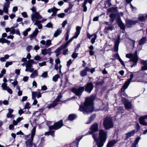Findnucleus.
Listing matches in <instances>:
<instances>
[{"label": "nucleus", "instance_id": "obj_1", "mask_svg": "<svg viewBox=\"0 0 147 147\" xmlns=\"http://www.w3.org/2000/svg\"><path fill=\"white\" fill-rule=\"evenodd\" d=\"M94 100L93 97L91 96L86 99V101L83 105H81L79 110L82 111L84 114L91 113L94 109L93 106V102Z\"/></svg>", "mask_w": 147, "mask_h": 147}, {"label": "nucleus", "instance_id": "obj_2", "mask_svg": "<svg viewBox=\"0 0 147 147\" xmlns=\"http://www.w3.org/2000/svg\"><path fill=\"white\" fill-rule=\"evenodd\" d=\"M99 136L98 139L97 140L96 144L98 147H102L106 141L107 139V134L103 130L99 131Z\"/></svg>", "mask_w": 147, "mask_h": 147}, {"label": "nucleus", "instance_id": "obj_3", "mask_svg": "<svg viewBox=\"0 0 147 147\" xmlns=\"http://www.w3.org/2000/svg\"><path fill=\"white\" fill-rule=\"evenodd\" d=\"M63 125V121L61 120L60 121L55 123L53 125L49 127V131L46 132L45 135L46 136L49 135L50 134L53 137L54 136V131L52 130H57L61 128Z\"/></svg>", "mask_w": 147, "mask_h": 147}, {"label": "nucleus", "instance_id": "obj_4", "mask_svg": "<svg viewBox=\"0 0 147 147\" xmlns=\"http://www.w3.org/2000/svg\"><path fill=\"white\" fill-rule=\"evenodd\" d=\"M138 74V73L136 72L134 73V75L133 74H131L130 75V78L129 79L127 80V81H126L124 85H123L122 88H121V90L122 91H124L126 89H127L129 85V84L131 82H134L135 81H136L138 82H143V80L142 79L138 80L137 79H136V81L135 80H132V79L133 78L134 75V76H135L136 75H137Z\"/></svg>", "mask_w": 147, "mask_h": 147}, {"label": "nucleus", "instance_id": "obj_5", "mask_svg": "<svg viewBox=\"0 0 147 147\" xmlns=\"http://www.w3.org/2000/svg\"><path fill=\"white\" fill-rule=\"evenodd\" d=\"M126 57L130 59L129 61V62L132 61L133 62V65L131 66V67H132L136 65L138 60L136 51L134 54L129 53L126 54Z\"/></svg>", "mask_w": 147, "mask_h": 147}, {"label": "nucleus", "instance_id": "obj_6", "mask_svg": "<svg viewBox=\"0 0 147 147\" xmlns=\"http://www.w3.org/2000/svg\"><path fill=\"white\" fill-rule=\"evenodd\" d=\"M103 124L105 128L109 129L113 127L112 118L110 117H107L104 120Z\"/></svg>", "mask_w": 147, "mask_h": 147}, {"label": "nucleus", "instance_id": "obj_7", "mask_svg": "<svg viewBox=\"0 0 147 147\" xmlns=\"http://www.w3.org/2000/svg\"><path fill=\"white\" fill-rule=\"evenodd\" d=\"M84 89V87H80L78 88H73L72 89V91L77 96H80Z\"/></svg>", "mask_w": 147, "mask_h": 147}, {"label": "nucleus", "instance_id": "obj_8", "mask_svg": "<svg viewBox=\"0 0 147 147\" xmlns=\"http://www.w3.org/2000/svg\"><path fill=\"white\" fill-rule=\"evenodd\" d=\"M31 18L33 22H36L37 21H40L39 20L42 18V17L41 16L39 12H35L34 14L31 15Z\"/></svg>", "mask_w": 147, "mask_h": 147}, {"label": "nucleus", "instance_id": "obj_9", "mask_svg": "<svg viewBox=\"0 0 147 147\" xmlns=\"http://www.w3.org/2000/svg\"><path fill=\"white\" fill-rule=\"evenodd\" d=\"M122 101L126 109H130L132 108L131 103L128 100L124 98L122 99Z\"/></svg>", "mask_w": 147, "mask_h": 147}, {"label": "nucleus", "instance_id": "obj_10", "mask_svg": "<svg viewBox=\"0 0 147 147\" xmlns=\"http://www.w3.org/2000/svg\"><path fill=\"white\" fill-rule=\"evenodd\" d=\"M81 28L79 26H77L76 28V32L75 33V35L73 36L71 39H70L68 41L66 42L69 44L71 42L73 39L74 38H76L78 37L80 33V31Z\"/></svg>", "mask_w": 147, "mask_h": 147}, {"label": "nucleus", "instance_id": "obj_11", "mask_svg": "<svg viewBox=\"0 0 147 147\" xmlns=\"http://www.w3.org/2000/svg\"><path fill=\"white\" fill-rule=\"evenodd\" d=\"M94 88L93 84L91 82L88 83L86 86L85 90L89 93H90Z\"/></svg>", "mask_w": 147, "mask_h": 147}, {"label": "nucleus", "instance_id": "obj_12", "mask_svg": "<svg viewBox=\"0 0 147 147\" xmlns=\"http://www.w3.org/2000/svg\"><path fill=\"white\" fill-rule=\"evenodd\" d=\"M6 3H5L3 6V11L6 13H8V8L9 7L10 3L9 0H5Z\"/></svg>", "mask_w": 147, "mask_h": 147}, {"label": "nucleus", "instance_id": "obj_13", "mask_svg": "<svg viewBox=\"0 0 147 147\" xmlns=\"http://www.w3.org/2000/svg\"><path fill=\"white\" fill-rule=\"evenodd\" d=\"M40 43L43 45H45L46 48H48L52 45L51 40H47L46 41L42 40L40 41Z\"/></svg>", "mask_w": 147, "mask_h": 147}, {"label": "nucleus", "instance_id": "obj_14", "mask_svg": "<svg viewBox=\"0 0 147 147\" xmlns=\"http://www.w3.org/2000/svg\"><path fill=\"white\" fill-rule=\"evenodd\" d=\"M91 131L89 132L90 134H92L93 132L97 131L98 130V126L97 123H94L90 127Z\"/></svg>", "mask_w": 147, "mask_h": 147}, {"label": "nucleus", "instance_id": "obj_15", "mask_svg": "<svg viewBox=\"0 0 147 147\" xmlns=\"http://www.w3.org/2000/svg\"><path fill=\"white\" fill-rule=\"evenodd\" d=\"M2 89L3 90H7L8 93L10 94L12 93V91L11 89L8 86H7V84L5 83H3L1 85Z\"/></svg>", "mask_w": 147, "mask_h": 147}, {"label": "nucleus", "instance_id": "obj_16", "mask_svg": "<svg viewBox=\"0 0 147 147\" xmlns=\"http://www.w3.org/2000/svg\"><path fill=\"white\" fill-rule=\"evenodd\" d=\"M116 22L122 30H124L125 29V27L124 24L122 22L120 18H118L116 19Z\"/></svg>", "mask_w": 147, "mask_h": 147}, {"label": "nucleus", "instance_id": "obj_17", "mask_svg": "<svg viewBox=\"0 0 147 147\" xmlns=\"http://www.w3.org/2000/svg\"><path fill=\"white\" fill-rule=\"evenodd\" d=\"M146 118H147V115H145L140 117L139 119L140 124L144 125L147 126V123H146L145 121V119Z\"/></svg>", "mask_w": 147, "mask_h": 147}, {"label": "nucleus", "instance_id": "obj_18", "mask_svg": "<svg viewBox=\"0 0 147 147\" xmlns=\"http://www.w3.org/2000/svg\"><path fill=\"white\" fill-rule=\"evenodd\" d=\"M90 70V69L88 67H86L85 69L82 71L80 72V74L82 77H84L86 76L87 75V71H89Z\"/></svg>", "mask_w": 147, "mask_h": 147}, {"label": "nucleus", "instance_id": "obj_19", "mask_svg": "<svg viewBox=\"0 0 147 147\" xmlns=\"http://www.w3.org/2000/svg\"><path fill=\"white\" fill-rule=\"evenodd\" d=\"M135 130H133L131 132L125 134L123 136V137H125V138H124V139L126 140L129 137H131L132 136H133L135 134Z\"/></svg>", "mask_w": 147, "mask_h": 147}, {"label": "nucleus", "instance_id": "obj_20", "mask_svg": "<svg viewBox=\"0 0 147 147\" xmlns=\"http://www.w3.org/2000/svg\"><path fill=\"white\" fill-rule=\"evenodd\" d=\"M120 42L119 37L118 36L117 38L115 41V43L114 45V51H117L118 50L119 45Z\"/></svg>", "mask_w": 147, "mask_h": 147}, {"label": "nucleus", "instance_id": "obj_21", "mask_svg": "<svg viewBox=\"0 0 147 147\" xmlns=\"http://www.w3.org/2000/svg\"><path fill=\"white\" fill-rule=\"evenodd\" d=\"M51 50L50 48L47 49H45L41 50V53L44 55H45L47 54L51 53Z\"/></svg>", "mask_w": 147, "mask_h": 147}, {"label": "nucleus", "instance_id": "obj_22", "mask_svg": "<svg viewBox=\"0 0 147 147\" xmlns=\"http://www.w3.org/2000/svg\"><path fill=\"white\" fill-rule=\"evenodd\" d=\"M8 112L7 114V118H13L15 116L12 114V113L13 112V110L11 109H8Z\"/></svg>", "mask_w": 147, "mask_h": 147}, {"label": "nucleus", "instance_id": "obj_23", "mask_svg": "<svg viewBox=\"0 0 147 147\" xmlns=\"http://www.w3.org/2000/svg\"><path fill=\"white\" fill-rule=\"evenodd\" d=\"M36 127H34L32 130L30 138L29 139V141L31 144L33 140V138L35 134Z\"/></svg>", "mask_w": 147, "mask_h": 147}, {"label": "nucleus", "instance_id": "obj_24", "mask_svg": "<svg viewBox=\"0 0 147 147\" xmlns=\"http://www.w3.org/2000/svg\"><path fill=\"white\" fill-rule=\"evenodd\" d=\"M141 63L143 65L142 67L141 70H147V61L142 60L141 61Z\"/></svg>", "mask_w": 147, "mask_h": 147}, {"label": "nucleus", "instance_id": "obj_25", "mask_svg": "<svg viewBox=\"0 0 147 147\" xmlns=\"http://www.w3.org/2000/svg\"><path fill=\"white\" fill-rule=\"evenodd\" d=\"M137 22L136 21L129 20L127 22L126 25L128 27H130L131 25L136 24Z\"/></svg>", "mask_w": 147, "mask_h": 147}, {"label": "nucleus", "instance_id": "obj_26", "mask_svg": "<svg viewBox=\"0 0 147 147\" xmlns=\"http://www.w3.org/2000/svg\"><path fill=\"white\" fill-rule=\"evenodd\" d=\"M117 142V141L115 140H112L108 143L107 147H112L114 146Z\"/></svg>", "mask_w": 147, "mask_h": 147}, {"label": "nucleus", "instance_id": "obj_27", "mask_svg": "<svg viewBox=\"0 0 147 147\" xmlns=\"http://www.w3.org/2000/svg\"><path fill=\"white\" fill-rule=\"evenodd\" d=\"M38 32V30L37 28H35V30L33 33L30 35V38H33L36 36Z\"/></svg>", "mask_w": 147, "mask_h": 147}, {"label": "nucleus", "instance_id": "obj_28", "mask_svg": "<svg viewBox=\"0 0 147 147\" xmlns=\"http://www.w3.org/2000/svg\"><path fill=\"white\" fill-rule=\"evenodd\" d=\"M62 30L61 29H58L54 34V36L57 37L60 35L62 32Z\"/></svg>", "mask_w": 147, "mask_h": 147}, {"label": "nucleus", "instance_id": "obj_29", "mask_svg": "<svg viewBox=\"0 0 147 147\" xmlns=\"http://www.w3.org/2000/svg\"><path fill=\"white\" fill-rule=\"evenodd\" d=\"M15 34L20 36V33L18 29H15L14 28H12L11 31V34Z\"/></svg>", "mask_w": 147, "mask_h": 147}, {"label": "nucleus", "instance_id": "obj_30", "mask_svg": "<svg viewBox=\"0 0 147 147\" xmlns=\"http://www.w3.org/2000/svg\"><path fill=\"white\" fill-rule=\"evenodd\" d=\"M38 76L37 71L36 70H35L32 73L30 76V77L31 78H34Z\"/></svg>", "mask_w": 147, "mask_h": 147}, {"label": "nucleus", "instance_id": "obj_31", "mask_svg": "<svg viewBox=\"0 0 147 147\" xmlns=\"http://www.w3.org/2000/svg\"><path fill=\"white\" fill-rule=\"evenodd\" d=\"M146 40V37H143L140 39L139 41V45H141L144 44Z\"/></svg>", "mask_w": 147, "mask_h": 147}, {"label": "nucleus", "instance_id": "obj_32", "mask_svg": "<svg viewBox=\"0 0 147 147\" xmlns=\"http://www.w3.org/2000/svg\"><path fill=\"white\" fill-rule=\"evenodd\" d=\"M96 115H93L91 116L89 118V121L86 123V124H89L91 122L93 121L94 120L96 117Z\"/></svg>", "mask_w": 147, "mask_h": 147}, {"label": "nucleus", "instance_id": "obj_33", "mask_svg": "<svg viewBox=\"0 0 147 147\" xmlns=\"http://www.w3.org/2000/svg\"><path fill=\"white\" fill-rule=\"evenodd\" d=\"M140 139V137H137L135 140L134 143L132 144L131 147H137V145Z\"/></svg>", "mask_w": 147, "mask_h": 147}, {"label": "nucleus", "instance_id": "obj_34", "mask_svg": "<svg viewBox=\"0 0 147 147\" xmlns=\"http://www.w3.org/2000/svg\"><path fill=\"white\" fill-rule=\"evenodd\" d=\"M31 29L30 28L26 29L25 31L22 32L24 36H26L28 34V32L31 30Z\"/></svg>", "mask_w": 147, "mask_h": 147}, {"label": "nucleus", "instance_id": "obj_35", "mask_svg": "<svg viewBox=\"0 0 147 147\" xmlns=\"http://www.w3.org/2000/svg\"><path fill=\"white\" fill-rule=\"evenodd\" d=\"M40 21H37L35 22L34 24V25H36L38 26L39 29H41L42 28V26L40 24Z\"/></svg>", "mask_w": 147, "mask_h": 147}, {"label": "nucleus", "instance_id": "obj_36", "mask_svg": "<svg viewBox=\"0 0 147 147\" xmlns=\"http://www.w3.org/2000/svg\"><path fill=\"white\" fill-rule=\"evenodd\" d=\"M57 105V103H55L54 101L51 104L49 105H48V106L47 107V108H48L49 109H50L52 107H54L55 106Z\"/></svg>", "mask_w": 147, "mask_h": 147}, {"label": "nucleus", "instance_id": "obj_37", "mask_svg": "<svg viewBox=\"0 0 147 147\" xmlns=\"http://www.w3.org/2000/svg\"><path fill=\"white\" fill-rule=\"evenodd\" d=\"M88 0H85L83 3V5L82 6L83 7V11L84 12H86L87 10V7L86 6V5L87 3Z\"/></svg>", "mask_w": 147, "mask_h": 147}, {"label": "nucleus", "instance_id": "obj_38", "mask_svg": "<svg viewBox=\"0 0 147 147\" xmlns=\"http://www.w3.org/2000/svg\"><path fill=\"white\" fill-rule=\"evenodd\" d=\"M62 96L61 95H59L55 99L54 101L57 103L58 104V102H60V100L61 98H62Z\"/></svg>", "mask_w": 147, "mask_h": 147}, {"label": "nucleus", "instance_id": "obj_39", "mask_svg": "<svg viewBox=\"0 0 147 147\" xmlns=\"http://www.w3.org/2000/svg\"><path fill=\"white\" fill-rule=\"evenodd\" d=\"M60 77V75L57 74L53 77L52 78V80L54 82H56L57 81L58 78H59Z\"/></svg>", "mask_w": 147, "mask_h": 147}, {"label": "nucleus", "instance_id": "obj_40", "mask_svg": "<svg viewBox=\"0 0 147 147\" xmlns=\"http://www.w3.org/2000/svg\"><path fill=\"white\" fill-rule=\"evenodd\" d=\"M76 115L74 114L70 115L68 117L69 119L71 121L75 119L76 117Z\"/></svg>", "mask_w": 147, "mask_h": 147}, {"label": "nucleus", "instance_id": "obj_41", "mask_svg": "<svg viewBox=\"0 0 147 147\" xmlns=\"http://www.w3.org/2000/svg\"><path fill=\"white\" fill-rule=\"evenodd\" d=\"M93 35H94V37L92 38L91 41V42L92 44H93L94 43L95 40H96L97 37V35L96 34H94Z\"/></svg>", "mask_w": 147, "mask_h": 147}, {"label": "nucleus", "instance_id": "obj_42", "mask_svg": "<svg viewBox=\"0 0 147 147\" xmlns=\"http://www.w3.org/2000/svg\"><path fill=\"white\" fill-rule=\"evenodd\" d=\"M32 99H35L36 96V95L37 94V92H32Z\"/></svg>", "mask_w": 147, "mask_h": 147}, {"label": "nucleus", "instance_id": "obj_43", "mask_svg": "<svg viewBox=\"0 0 147 147\" xmlns=\"http://www.w3.org/2000/svg\"><path fill=\"white\" fill-rule=\"evenodd\" d=\"M110 0H108L105 3V7H109L111 5V4L110 2Z\"/></svg>", "mask_w": 147, "mask_h": 147}, {"label": "nucleus", "instance_id": "obj_44", "mask_svg": "<svg viewBox=\"0 0 147 147\" xmlns=\"http://www.w3.org/2000/svg\"><path fill=\"white\" fill-rule=\"evenodd\" d=\"M13 61H7L5 64V67H7L9 65H12Z\"/></svg>", "mask_w": 147, "mask_h": 147}, {"label": "nucleus", "instance_id": "obj_45", "mask_svg": "<svg viewBox=\"0 0 147 147\" xmlns=\"http://www.w3.org/2000/svg\"><path fill=\"white\" fill-rule=\"evenodd\" d=\"M68 45V44L67 42H66L65 44L62 45L61 47H60V48L61 50H62L67 47Z\"/></svg>", "mask_w": 147, "mask_h": 147}, {"label": "nucleus", "instance_id": "obj_46", "mask_svg": "<svg viewBox=\"0 0 147 147\" xmlns=\"http://www.w3.org/2000/svg\"><path fill=\"white\" fill-rule=\"evenodd\" d=\"M30 104L28 102H27L26 103V104L25 106L24 109H29L30 108Z\"/></svg>", "mask_w": 147, "mask_h": 147}, {"label": "nucleus", "instance_id": "obj_47", "mask_svg": "<svg viewBox=\"0 0 147 147\" xmlns=\"http://www.w3.org/2000/svg\"><path fill=\"white\" fill-rule=\"evenodd\" d=\"M92 136L94 139L95 141H96L97 140V134L94 132H93Z\"/></svg>", "mask_w": 147, "mask_h": 147}, {"label": "nucleus", "instance_id": "obj_48", "mask_svg": "<svg viewBox=\"0 0 147 147\" xmlns=\"http://www.w3.org/2000/svg\"><path fill=\"white\" fill-rule=\"evenodd\" d=\"M113 28V27L112 26L109 27H105V30H112Z\"/></svg>", "mask_w": 147, "mask_h": 147}, {"label": "nucleus", "instance_id": "obj_49", "mask_svg": "<svg viewBox=\"0 0 147 147\" xmlns=\"http://www.w3.org/2000/svg\"><path fill=\"white\" fill-rule=\"evenodd\" d=\"M78 54V53H76L75 52H74L71 55L72 57L75 59L77 57Z\"/></svg>", "mask_w": 147, "mask_h": 147}, {"label": "nucleus", "instance_id": "obj_50", "mask_svg": "<svg viewBox=\"0 0 147 147\" xmlns=\"http://www.w3.org/2000/svg\"><path fill=\"white\" fill-rule=\"evenodd\" d=\"M138 19L140 20L141 21H144L145 20V18L143 15L140 16Z\"/></svg>", "mask_w": 147, "mask_h": 147}, {"label": "nucleus", "instance_id": "obj_51", "mask_svg": "<svg viewBox=\"0 0 147 147\" xmlns=\"http://www.w3.org/2000/svg\"><path fill=\"white\" fill-rule=\"evenodd\" d=\"M65 15V14L64 13H61L57 15L60 18H63Z\"/></svg>", "mask_w": 147, "mask_h": 147}, {"label": "nucleus", "instance_id": "obj_52", "mask_svg": "<svg viewBox=\"0 0 147 147\" xmlns=\"http://www.w3.org/2000/svg\"><path fill=\"white\" fill-rule=\"evenodd\" d=\"M12 84L13 85L14 87L17 85L18 84V82L16 80V79L14 80V81L11 82Z\"/></svg>", "mask_w": 147, "mask_h": 147}, {"label": "nucleus", "instance_id": "obj_53", "mask_svg": "<svg viewBox=\"0 0 147 147\" xmlns=\"http://www.w3.org/2000/svg\"><path fill=\"white\" fill-rule=\"evenodd\" d=\"M47 76V71H45L43 73L42 75H41V77H42L43 78H46Z\"/></svg>", "mask_w": 147, "mask_h": 147}, {"label": "nucleus", "instance_id": "obj_54", "mask_svg": "<svg viewBox=\"0 0 147 147\" xmlns=\"http://www.w3.org/2000/svg\"><path fill=\"white\" fill-rule=\"evenodd\" d=\"M31 10H32V14H34L35 12H36V9L35 7L33 6V7L31 9Z\"/></svg>", "mask_w": 147, "mask_h": 147}, {"label": "nucleus", "instance_id": "obj_55", "mask_svg": "<svg viewBox=\"0 0 147 147\" xmlns=\"http://www.w3.org/2000/svg\"><path fill=\"white\" fill-rule=\"evenodd\" d=\"M32 47L31 46H28L26 47V50L28 52H29Z\"/></svg>", "mask_w": 147, "mask_h": 147}, {"label": "nucleus", "instance_id": "obj_56", "mask_svg": "<svg viewBox=\"0 0 147 147\" xmlns=\"http://www.w3.org/2000/svg\"><path fill=\"white\" fill-rule=\"evenodd\" d=\"M12 28L11 27V28H5L6 32H10V34H11V31Z\"/></svg>", "mask_w": 147, "mask_h": 147}, {"label": "nucleus", "instance_id": "obj_57", "mask_svg": "<svg viewBox=\"0 0 147 147\" xmlns=\"http://www.w3.org/2000/svg\"><path fill=\"white\" fill-rule=\"evenodd\" d=\"M52 24L50 22L48 23L46 25V27L48 28L52 27Z\"/></svg>", "mask_w": 147, "mask_h": 147}, {"label": "nucleus", "instance_id": "obj_58", "mask_svg": "<svg viewBox=\"0 0 147 147\" xmlns=\"http://www.w3.org/2000/svg\"><path fill=\"white\" fill-rule=\"evenodd\" d=\"M68 49H65L63 50V54L64 55H66L68 54Z\"/></svg>", "mask_w": 147, "mask_h": 147}, {"label": "nucleus", "instance_id": "obj_59", "mask_svg": "<svg viewBox=\"0 0 147 147\" xmlns=\"http://www.w3.org/2000/svg\"><path fill=\"white\" fill-rule=\"evenodd\" d=\"M46 62L45 61H43V62L39 63V65L40 67L44 65H46Z\"/></svg>", "mask_w": 147, "mask_h": 147}, {"label": "nucleus", "instance_id": "obj_60", "mask_svg": "<svg viewBox=\"0 0 147 147\" xmlns=\"http://www.w3.org/2000/svg\"><path fill=\"white\" fill-rule=\"evenodd\" d=\"M55 62L56 64H59L61 63V61L60 60V59L59 58H58L57 59H56L55 60Z\"/></svg>", "mask_w": 147, "mask_h": 147}, {"label": "nucleus", "instance_id": "obj_61", "mask_svg": "<svg viewBox=\"0 0 147 147\" xmlns=\"http://www.w3.org/2000/svg\"><path fill=\"white\" fill-rule=\"evenodd\" d=\"M22 15L24 18H26L28 17L26 13L25 12H23L22 13Z\"/></svg>", "mask_w": 147, "mask_h": 147}, {"label": "nucleus", "instance_id": "obj_62", "mask_svg": "<svg viewBox=\"0 0 147 147\" xmlns=\"http://www.w3.org/2000/svg\"><path fill=\"white\" fill-rule=\"evenodd\" d=\"M59 9H58L55 7H54L53 9H52V11L53 12H56H56Z\"/></svg>", "mask_w": 147, "mask_h": 147}, {"label": "nucleus", "instance_id": "obj_63", "mask_svg": "<svg viewBox=\"0 0 147 147\" xmlns=\"http://www.w3.org/2000/svg\"><path fill=\"white\" fill-rule=\"evenodd\" d=\"M61 50V49L59 47H58L56 50L55 52V53H60V51Z\"/></svg>", "mask_w": 147, "mask_h": 147}, {"label": "nucleus", "instance_id": "obj_64", "mask_svg": "<svg viewBox=\"0 0 147 147\" xmlns=\"http://www.w3.org/2000/svg\"><path fill=\"white\" fill-rule=\"evenodd\" d=\"M109 16L111 18H115L116 15L113 13H111L110 15Z\"/></svg>", "mask_w": 147, "mask_h": 147}]
</instances>
